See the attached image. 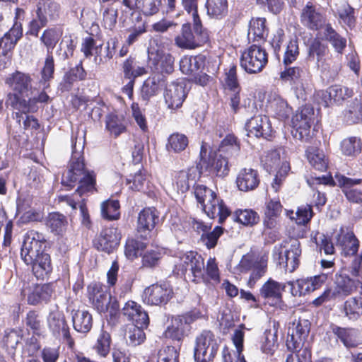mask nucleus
<instances>
[{
  "label": "nucleus",
  "instance_id": "nucleus-1",
  "mask_svg": "<svg viewBox=\"0 0 362 362\" xmlns=\"http://www.w3.org/2000/svg\"><path fill=\"white\" fill-rule=\"evenodd\" d=\"M32 82L33 78L28 73L16 70L8 74L5 78V84L11 91L6 95V107L13 111H18L23 100L25 99L24 95L32 88Z\"/></svg>",
  "mask_w": 362,
  "mask_h": 362
},
{
  "label": "nucleus",
  "instance_id": "nucleus-2",
  "mask_svg": "<svg viewBox=\"0 0 362 362\" xmlns=\"http://www.w3.org/2000/svg\"><path fill=\"white\" fill-rule=\"evenodd\" d=\"M209 40V32L204 27L202 21L192 20V25L190 23L182 25L180 33L175 37V44L181 49H194Z\"/></svg>",
  "mask_w": 362,
  "mask_h": 362
},
{
  "label": "nucleus",
  "instance_id": "nucleus-3",
  "mask_svg": "<svg viewBox=\"0 0 362 362\" xmlns=\"http://www.w3.org/2000/svg\"><path fill=\"white\" fill-rule=\"evenodd\" d=\"M301 255V245L296 239L283 241L275 245L272 252L273 259L277 265L289 273L294 272L299 267Z\"/></svg>",
  "mask_w": 362,
  "mask_h": 362
},
{
  "label": "nucleus",
  "instance_id": "nucleus-4",
  "mask_svg": "<svg viewBox=\"0 0 362 362\" xmlns=\"http://www.w3.org/2000/svg\"><path fill=\"white\" fill-rule=\"evenodd\" d=\"M201 317L202 313L197 308L182 315H173L170 324L163 332V337L181 345L191 330V324Z\"/></svg>",
  "mask_w": 362,
  "mask_h": 362
},
{
  "label": "nucleus",
  "instance_id": "nucleus-5",
  "mask_svg": "<svg viewBox=\"0 0 362 362\" xmlns=\"http://www.w3.org/2000/svg\"><path fill=\"white\" fill-rule=\"evenodd\" d=\"M20 12H24L22 8H16L15 19L12 27L0 37V69L7 68L11 63L13 50L18 42L23 37V25L18 21Z\"/></svg>",
  "mask_w": 362,
  "mask_h": 362
},
{
  "label": "nucleus",
  "instance_id": "nucleus-6",
  "mask_svg": "<svg viewBox=\"0 0 362 362\" xmlns=\"http://www.w3.org/2000/svg\"><path fill=\"white\" fill-rule=\"evenodd\" d=\"M241 141L233 133H229L221 141L218 147L213 149L206 142L202 141L200 158H230L239 155Z\"/></svg>",
  "mask_w": 362,
  "mask_h": 362
},
{
  "label": "nucleus",
  "instance_id": "nucleus-7",
  "mask_svg": "<svg viewBox=\"0 0 362 362\" xmlns=\"http://www.w3.org/2000/svg\"><path fill=\"white\" fill-rule=\"evenodd\" d=\"M268 63L269 53L260 45L252 44L240 54V66L248 74L261 73Z\"/></svg>",
  "mask_w": 362,
  "mask_h": 362
},
{
  "label": "nucleus",
  "instance_id": "nucleus-8",
  "mask_svg": "<svg viewBox=\"0 0 362 362\" xmlns=\"http://www.w3.org/2000/svg\"><path fill=\"white\" fill-rule=\"evenodd\" d=\"M204 270V258L197 251L190 250L180 257V262L175 266L173 272L177 275L185 276L187 271L192 274L191 281L195 284L202 283Z\"/></svg>",
  "mask_w": 362,
  "mask_h": 362
},
{
  "label": "nucleus",
  "instance_id": "nucleus-9",
  "mask_svg": "<svg viewBox=\"0 0 362 362\" xmlns=\"http://www.w3.org/2000/svg\"><path fill=\"white\" fill-rule=\"evenodd\" d=\"M47 325L49 332L55 339H62L70 349L74 347L75 340L63 311L59 309L51 310L47 317Z\"/></svg>",
  "mask_w": 362,
  "mask_h": 362
},
{
  "label": "nucleus",
  "instance_id": "nucleus-10",
  "mask_svg": "<svg viewBox=\"0 0 362 362\" xmlns=\"http://www.w3.org/2000/svg\"><path fill=\"white\" fill-rule=\"evenodd\" d=\"M219 345L214 334L204 330L195 340L194 358L196 362H210L214 360L218 351Z\"/></svg>",
  "mask_w": 362,
  "mask_h": 362
},
{
  "label": "nucleus",
  "instance_id": "nucleus-11",
  "mask_svg": "<svg viewBox=\"0 0 362 362\" xmlns=\"http://www.w3.org/2000/svg\"><path fill=\"white\" fill-rule=\"evenodd\" d=\"M122 237V233L117 226L112 224L105 226L93 239V246L98 252L110 255L118 248Z\"/></svg>",
  "mask_w": 362,
  "mask_h": 362
},
{
  "label": "nucleus",
  "instance_id": "nucleus-12",
  "mask_svg": "<svg viewBox=\"0 0 362 362\" xmlns=\"http://www.w3.org/2000/svg\"><path fill=\"white\" fill-rule=\"evenodd\" d=\"M315 119L313 107L305 105L292 117L294 137L301 141H308L311 138L310 129Z\"/></svg>",
  "mask_w": 362,
  "mask_h": 362
},
{
  "label": "nucleus",
  "instance_id": "nucleus-13",
  "mask_svg": "<svg viewBox=\"0 0 362 362\" xmlns=\"http://www.w3.org/2000/svg\"><path fill=\"white\" fill-rule=\"evenodd\" d=\"M46 241L45 236L42 233L34 229L28 230L24 235L21 250V257L23 261L31 263L35 259L34 257L44 253L42 246Z\"/></svg>",
  "mask_w": 362,
  "mask_h": 362
},
{
  "label": "nucleus",
  "instance_id": "nucleus-14",
  "mask_svg": "<svg viewBox=\"0 0 362 362\" xmlns=\"http://www.w3.org/2000/svg\"><path fill=\"white\" fill-rule=\"evenodd\" d=\"M301 24L307 29L319 31L327 25V17L319 4L308 1L300 13Z\"/></svg>",
  "mask_w": 362,
  "mask_h": 362
},
{
  "label": "nucleus",
  "instance_id": "nucleus-15",
  "mask_svg": "<svg viewBox=\"0 0 362 362\" xmlns=\"http://www.w3.org/2000/svg\"><path fill=\"white\" fill-rule=\"evenodd\" d=\"M159 212L155 207H145L138 214L136 233L143 240H148L156 233V226L159 223Z\"/></svg>",
  "mask_w": 362,
  "mask_h": 362
},
{
  "label": "nucleus",
  "instance_id": "nucleus-16",
  "mask_svg": "<svg viewBox=\"0 0 362 362\" xmlns=\"http://www.w3.org/2000/svg\"><path fill=\"white\" fill-rule=\"evenodd\" d=\"M172 286L167 282L156 283L146 287L143 293V301L149 305H165L173 297Z\"/></svg>",
  "mask_w": 362,
  "mask_h": 362
},
{
  "label": "nucleus",
  "instance_id": "nucleus-17",
  "mask_svg": "<svg viewBox=\"0 0 362 362\" xmlns=\"http://www.w3.org/2000/svg\"><path fill=\"white\" fill-rule=\"evenodd\" d=\"M328 279V274L321 273L308 278H301L296 281L286 282L293 296H302L320 289Z\"/></svg>",
  "mask_w": 362,
  "mask_h": 362
},
{
  "label": "nucleus",
  "instance_id": "nucleus-18",
  "mask_svg": "<svg viewBox=\"0 0 362 362\" xmlns=\"http://www.w3.org/2000/svg\"><path fill=\"white\" fill-rule=\"evenodd\" d=\"M291 332H288L286 341L287 349L291 352L305 347L311 323L308 320L298 318L296 323L293 322ZM306 346H309L306 345Z\"/></svg>",
  "mask_w": 362,
  "mask_h": 362
},
{
  "label": "nucleus",
  "instance_id": "nucleus-19",
  "mask_svg": "<svg viewBox=\"0 0 362 362\" xmlns=\"http://www.w3.org/2000/svg\"><path fill=\"white\" fill-rule=\"evenodd\" d=\"M200 208L209 218L214 219L218 217L221 224L232 214L223 199L216 192L204 201V204H200Z\"/></svg>",
  "mask_w": 362,
  "mask_h": 362
},
{
  "label": "nucleus",
  "instance_id": "nucleus-20",
  "mask_svg": "<svg viewBox=\"0 0 362 362\" xmlns=\"http://www.w3.org/2000/svg\"><path fill=\"white\" fill-rule=\"evenodd\" d=\"M334 240L342 256L351 257L357 255L360 241L352 228L348 226H341Z\"/></svg>",
  "mask_w": 362,
  "mask_h": 362
},
{
  "label": "nucleus",
  "instance_id": "nucleus-21",
  "mask_svg": "<svg viewBox=\"0 0 362 362\" xmlns=\"http://www.w3.org/2000/svg\"><path fill=\"white\" fill-rule=\"evenodd\" d=\"M247 134H253L257 138L271 141L274 137V131L269 117L266 115H255L245 124Z\"/></svg>",
  "mask_w": 362,
  "mask_h": 362
},
{
  "label": "nucleus",
  "instance_id": "nucleus-22",
  "mask_svg": "<svg viewBox=\"0 0 362 362\" xmlns=\"http://www.w3.org/2000/svg\"><path fill=\"white\" fill-rule=\"evenodd\" d=\"M87 297L92 305L100 313L108 310V303L112 299L107 295L105 286L100 282H93L87 287Z\"/></svg>",
  "mask_w": 362,
  "mask_h": 362
},
{
  "label": "nucleus",
  "instance_id": "nucleus-23",
  "mask_svg": "<svg viewBox=\"0 0 362 362\" xmlns=\"http://www.w3.org/2000/svg\"><path fill=\"white\" fill-rule=\"evenodd\" d=\"M334 177L337 180V187L350 203H362V190L356 187V185L362 183V179L350 178L338 173Z\"/></svg>",
  "mask_w": 362,
  "mask_h": 362
},
{
  "label": "nucleus",
  "instance_id": "nucleus-24",
  "mask_svg": "<svg viewBox=\"0 0 362 362\" xmlns=\"http://www.w3.org/2000/svg\"><path fill=\"white\" fill-rule=\"evenodd\" d=\"M49 100V96L45 90H42L37 96L23 100L18 111L12 112L11 117L18 126H21L23 114L37 112L39 110L37 103H47Z\"/></svg>",
  "mask_w": 362,
  "mask_h": 362
},
{
  "label": "nucleus",
  "instance_id": "nucleus-25",
  "mask_svg": "<svg viewBox=\"0 0 362 362\" xmlns=\"http://www.w3.org/2000/svg\"><path fill=\"white\" fill-rule=\"evenodd\" d=\"M266 161H269V163L265 162L263 165L269 174L276 170L271 185L275 192H279L291 170L290 164L287 160L280 162V160H266Z\"/></svg>",
  "mask_w": 362,
  "mask_h": 362
},
{
  "label": "nucleus",
  "instance_id": "nucleus-26",
  "mask_svg": "<svg viewBox=\"0 0 362 362\" xmlns=\"http://www.w3.org/2000/svg\"><path fill=\"white\" fill-rule=\"evenodd\" d=\"M61 10L60 4L55 0H39L35 5L36 17L47 24L59 19Z\"/></svg>",
  "mask_w": 362,
  "mask_h": 362
},
{
  "label": "nucleus",
  "instance_id": "nucleus-27",
  "mask_svg": "<svg viewBox=\"0 0 362 362\" xmlns=\"http://www.w3.org/2000/svg\"><path fill=\"white\" fill-rule=\"evenodd\" d=\"M87 71L83 67V61L81 60L74 67H71L66 71L59 85V89L62 93L70 92L74 84L78 81L87 79Z\"/></svg>",
  "mask_w": 362,
  "mask_h": 362
},
{
  "label": "nucleus",
  "instance_id": "nucleus-28",
  "mask_svg": "<svg viewBox=\"0 0 362 362\" xmlns=\"http://www.w3.org/2000/svg\"><path fill=\"white\" fill-rule=\"evenodd\" d=\"M197 168L201 175L216 177H225L230 171L228 160H199Z\"/></svg>",
  "mask_w": 362,
  "mask_h": 362
},
{
  "label": "nucleus",
  "instance_id": "nucleus-29",
  "mask_svg": "<svg viewBox=\"0 0 362 362\" xmlns=\"http://www.w3.org/2000/svg\"><path fill=\"white\" fill-rule=\"evenodd\" d=\"M122 314L133 322V325H140L143 327H148L149 317L147 312L142 306L133 300L127 301L122 310Z\"/></svg>",
  "mask_w": 362,
  "mask_h": 362
},
{
  "label": "nucleus",
  "instance_id": "nucleus-30",
  "mask_svg": "<svg viewBox=\"0 0 362 362\" xmlns=\"http://www.w3.org/2000/svg\"><path fill=\"white\" fill-rule=\"evenodd\" d=\"M34 259L31 263L28 262L24 263L31 267L32 272L37 279L44 280L48 278L53 270L50 255L47 252L41 253Z\"/></svg>",
  "mask_w": 362,
  "mask_h": 362
},
{
  "label": "nucleus",
  "instance_id": "nucleus-31",
  "mask_svg": "<svg viewBox=\"0 0 362 362\" xmlns=\"http://www.w3.org/2000/svg\"><path fill=\"white\" fill-rule=\"evenodd\" d=\"M186 97L185 87L181 83L173 82L168 85L164 94L168 107L174 110L182 107Z\"/></svg>",
  "mask_w": 362,
  "mask_h": 362
},
{
  "label": "nucleus",
  "instance_id": "nucleus-32",
  "mask_svg": "<svg viewBox=\"0 0 362 362\" xmlns=\"http://www.w3.org/2000/svg\"><path fill=\"white\" fill-rule=\"evenodd\" d=\"M23 338V333L21 328L8 327L1 334L0 346L8 354L14 355Z\"/></svg>",
  "mask_w": 362,
  "mask_h": 362
},
{
  "label": "nucleus",
  "instance_id": "nucleus-33",
  "mask_svg": "<svg viewBox=\"0 0 362 362\" xmlns=\"http://www.w3.org/2000/svg\"><path fill=\"white\" fill-rule=\"evenodd\" d=\"M359 286V293L362 295V279L354 280L348 275L339 274L335 281L334 291L338 297H346L356 291Z\"/></svg>",
  "mask_w": 362,
  "mask_h": 362
},
{
  "label": "nucleus",
  "instance_id": "nucleus-34",
  "mask_svg": "<svg viewBox=\"0 0 362 362\" xmlns=\"http://www.w3.org/2000/svg\"><path fill=\"white\" fill-rule=\"evenodd\" d=\"M54 292V282L37 284L33 291L28 295V304L30 305H37L42 303H47L49 302Z\"/></svg>",
  "mask_w": 362,
  "mask_h": 362
},
{
  "label": "nucleus",
  "instance_id": "nucleus-35",
  "mask_svg": "<svg viewBox=\"0 0 362 362\" xmlns=\"http://www.w3.org/2000/svg\"><path fill=\"white\" fill-rule=\"evenodd\" d=\"M260 183L257 170L252 168H243L236 177V185L239 190L248 192L256 189Z\"/></svg>",
  "mask_w": 362,
  "mask_h": 362
},
{
  "label": "nucleus",
  "instance_id": "nucleus-36",
  "mask_svg": "<svg viewBox=\"0 0 362 362\" xmlns=\"http://www.w3.org/2000/svg\"><path fill=\"white\" fill-rule=\"evenodd\" d=\"M334 16L338 19L340 24L344 25L350 29L356 26L355 9L347 1L341 0L335 4Z\"/></svg>",
  "mask_w": 362,
  "mask_h": 362
},
{
  "label": "nucleus",
  "instance_id": "nucleus-37",
  "mask_svg": "<svg viewBox=\"0 0 362 362\" xmlns=\"http://www.w3.org/2000/svg\"><path fill=\"white\" fill-rule=\"evenodd\" d=\"M286 285V283L281 285L269 278L259 288V296L267 301L279 303L282 300V291H284Z\"/></svg>",
  "mask_w": 362,
  "mask_h": 362
},
{
  "label": "nucleus",
  "instance_id": "nucleus-38",
  "mask_svg": "<svg viewBox=\"0 0 362 362\" xmlns=\"http://www.w3.org/2000/svg\"><path fill=\"white\" fill-rule=\"evenodd\" d=\"M89 171L86 168L84 160H71L69 170L62 178V184L71 189L86 172Z\"/></svg>",
  "mask_w": 362,
  "mask_h": 362
},
{
  "label": "nucleus",
  "instance_id": "nucleus-39",
  "mask_svg": "<svg viewBox=\"0 0 362 362\" xmlns=\"http://www.w3.org/2000/svg\"><path fill=\"white\" fill-rule=\"evenodd\" d=\"M69 223L65 215L58 211L48 213L45 226L55 236L62 238L66 231Z\"/></svg>",
  "mask_w": 362,
  "mask_h": 362
},
{
  "label": "nucleus",
  "instance_id": "nucleus-40",
  "mask_svg": "<svg viewBox=\"0 0 362 362\" xmlns=\"http://www.w3.org/2000/svg\"><path fill=\"white\" fill-rule=\"evenodd\" d=\"M284 69L279 73L282 82L288 83L292 88L298 89L303 85L304 71L301 66L283 65Z\"/></svg>",
  "mask_w": 362,
  "mask_h": 362
},
{
  "label": "nucleus",
  "instance_id": "nucleus-41",
  "mask_svg": "<svg viewBox=\"0 0 362 362\" xmlns=\"http://www.w3.org/2000/svg\"><path fill=\"white\" fill-rule=\"evenodd\" d=\"M283 210L279 198L271 199L266 202L264 212L263 224L268 229L274 228L277 225V219L281 216Z\"/></svg>",
  "mask_w": 362,
  "mask_h": 362
},
{
  "label": "nucleus",
  "instance_id": "nucleus-42",
  "mask_svg": "<svg viewBox=\"0 0 362 362\" xmlns=\"http://www.w3.org/2000/svg\"><path fill=\"white\" fill-rule=\"evenodd\" d=\"M105 129L115 139L127 132L125 117L115 112H110L105 116Z\"/></svg>",
  "mask_w": 362,
  "mask_h": 362
},
{
  "label": "nucleus",
  "instance_id": "nucleus-43",
  "mask_svg": "<svg viewBox=\"0 0 362 362\" xmlns=\"http://www.w3.org/2000/svg\"><path fill=\"white\" fill-rule=\"evenodd\" d=\"M322 40L331 44L338 54H342L346 47V38L340 35L332 25L327 23L323 28Z\"/></svg>",
  "mask_w": 362,
  "mask_h": 362
},
{
  "label": "nucleus",
  "instance_id": "nucleus-44",
  "mask_svg": "<svg viewBox=\"0 0 362 362\" xmlns=\"http://www.w3.org/2000/svg\"><path fill=\"white\" fill-rule=\"evenodd\" d=\"M334 336L339 339L346 348H355L359 344L357 331L351 327H341L336 325H331Z\"/></svg>",
  "mask_w": 362,
  "mask_h": 362
},
{
  "label": "nucleus",
  "instance_id": "nucleus-45",
  "mask_svg": "<svg viewBox=\"0 0 362 362\" xmlns=\"http://www.w3.org/2000/svg\"><path fill=\"white\" fill-rule=\"evenodd\" d=\"M269 29L265 18H252L249 23L248 36L253 42L264 41L268 36Z\"/></svg>",
  "mask_w": 362,
  "mask_h": 362
},
{
  "label": "nucleus",
  "instance_id": "nucleus-46",
  "mask_svg": "<svg viewBox=\"0 0 362 362\" xmlns=\"http://www.w3.org/2000/svg\"><path fill=\"white\" fill-rule=\"evenodd\" d=\"M73 327L80 333H88L93 326V316L87 310H76L72 315Z\"/></svg>",
  "mask_w": 362,
  "mask_h": 362
},
{
  "label": "nucleus",
  "instance_id": "nucleus-47",
  "mask_svg": "<svg viewBox=\"0 0 362 362\" xmlns=\"http://www.w3.org/2000/svg\"><path fill=\"white\" fill-rule=\"evenodd\" d=\"M205 57L197 55L191 57H184L180 62L181 71L185 74L193 75L202 71L205 65Z\"/></svg>",
  "mask_w": 362,
  "mask_h": 362
},
{
  "label": "nucleus",
  "instance_id": "nucleus-48",
  "mask_svg": "<svg viewBox=\"0 0 362 362\" xmlns=\"http://www.w3.org/2000/svg\"><path fill=\"white\" fill-rule=\"evenodd\" d=\"M202 282L206 286L218 285L221 282V275L216 257H210L207 261L204 270L203 271V279Z\"/></svg>",
  "mask_w": 362,
  "mask_h": 362
},
{
  "label": "nucleus",
  "instance_id": "nucleus-49",
  "mask_svg": "<svg viewBox=\"0 0 362 362\" xmlns=\"http://www.w3.org/2000/svg\"><path fill=\"white\" fill-rule=\"evenodd\" d=\"M342 121L347 125L362 122V103L355 100L352 101L342 112Z\"/></svg>",
  "mask_w": 362,
  "mask_h": 362
},
{
  "label": "nucleus",
  "instance_id": "nucleus-50",
  "mask_svg": "<svg viewBox=\"0 0 362 362\" xmlns=\"http://www.w3.org/2000/svg\"><path fill=\"white\" fill-rule=\"evenodd\" d=\"M122 72L125 79H135L148 73L144 66H136L135 57L129 56L122 64Z\"/></svg>",
  "mask_w": 362,
  "mask_h": 362
},
{
  "label": "nucleus",
  "instance_id": "nucleus-51",
  "mask_svg": "<svg viewBox=\"0 0 362 362\" xmlns=\"http://www.w3.org/2000/svg\"><path fill=\"white\" fill-rule=\"evenodd\" d=\"M111 344V334L107 330L104 329V326L103 325L97 337L96 341L93 346V349L100 358H106L110 354Z\"/></svg>",
  "mask_w": 362,
  "mask_h": 362
},
{
  "label": "nucleus",
  "instance_id": "nucleus-52",
  "mask_svg": "<svg viewBox=\"0 0 362 362\" xmlns=\"http://www.w3.org/2000/svg\"><path fill=\"white\" fill-rule=\"evenodd\" d=\"M269 107L273 116L282 122L287 121L293 112L292 107L282 98H275Z\"/></svg>",
  "mask_w": 362,
  "mask_h": 362
},
{
  "label": "nucleus",
  "instance_id": "nucleus-53",
  "mask_svg": "<svg viewBox=\"0 0 362 362\" xmlns=\"http://www.w3.org/2000/svg\"><path fill=\"white\" fill-rule=\"evenodd\" d=\"M101 216L103 219L113 221L120 218V203L117 199H108L101 204Z\"/></svg>",
  "mask_w": 362,
  "mask_h": 362
},
{
  "label": "nucleus",
  "instance_id": "nucleus-54",
  "mask_svg": "<svg viewBox=\"0 0 362 362\" xmlns=\"http://www.w3.org/2000/svg\"><path fill=\"white\" fill-rule=\"evenodd\" d=\"M62 34V30L57 28H48L42 32L40 40L46 47L47 53L49 52H52Z\"/></svg>",
  "mask_w": 362,
  "mask_h": 362
},
{
  "label": "nucleus",
  "instance_id": "nucleus-55",
  "mask_svg": "<svg viewBox=\"0 0 362 362\" xmlns=\"http://www.w3.org/2000/svg\"><path fill=\"white\" fill-rule=\"evenodd\" d=\"M345 316L351 320H358L362 315V297H352L343 305Z\"/></svg>",
  "mask_w": 362,
  "mask_h": 362
},
{
  "label": "nucleus",
  "instance_id": "nucleus-56",
  "mask_svg": "<svg viewBox=\"0 0 362 362\" xmlns=\"http://www.w3.org/2000/svg\"><path fill=\"white\" fill-rule=\"evenodd\" d=\"M78 186L76 188L75 193H77L80 197L88 192H94L97 191L96 189V174L93 170L86 172L83 177L78 181Z\"/></svg>",
  "mask_w": 362,
  "mask_h": 362
},
{
  "label": "nucleus",
  "instance_id": "nucleus-57",
  "mask_svg": "<svg viewBox=\"0 0 362 362\" xmlns=\"http://www.w3.org/2000/svg\"><path fill=\"white\" fill-rule=\"evenodd\" d=\"M206 8L209 16L221 19L228 13V0H206Z\"/></svg>",
  "mask_w": 362,
  "mask_h": 362
},
{
  "label": "nucleus",
  "instance_id": "nucleus-58",
  "mask_svg": "<svg viewBox=\"0 0 362 362\" xmlns=\"http://www.w3.org/2000/svg\"><path fill=\"white\" fill-rule=\"evenodd\" d=\"M161 6V0H136V10L146 17L157 14Z\"/></svg>",
  "mask_w": 362,
  "mask_h": 362
},
{
  "label": "nucleus",
  "instance_id": "nucleus-59",
  "mask_svg": "<svg viewBox=\"0 0 362 362\" xmlns=\"http://www.w3.org/2000/svg\"><path fill=\"white\" fill-rule=\"evenodd\" d=\"M146 247L147 243L141 240L134 238H127L124 245V255L127 259L134 260L141 255Z\"/></svg>",
  "mask_w": 362,
  "mask_h": 362
},
{
  "label": "nucleus",
  "instance_id": "nucleus-60",
  "mask_svg": "<svg viewBox=\"0 0 362 362\" xmlns=\"http://www.w3.org/2000/svg\"><path fill=\"white\" fill-rule=\"evenodd\" d=\"M234 221L246 226H252L259 221L258 214L250 209H237L233 213Z\"/></svg>",
  "mask_w": 362,
  "mask_h": 362
},
{
  "label": "nucleus",
  "instance_id": "nucleus-61",
  "mask_svg": "<svg viewBox=\"0 0 362 362\" xmlns=\"http://www.w3.org/2000/svg\"><path fill=\"white\" fill-rule=\"evenodd\" d=\"M25 324L34 335L40 336L42 334L43 325L37 310H30L26 313Z\"/></svg>",
  "mask_w": 362,
  "mask_h": 362
},
{
  "label": "nucleus",
  "instance_id": "nucleus-62",
  "mask_svg": "<svg viewBox=\"0 0 362 362\" xmlns=\"http://www.w3.org/2000/svg\"><path fill=\"white\" fill-rule=\"evenodd\" d=\"M55 71V63L52 52H49L46 54L43 66L40 71L41 78L40 82L47 87L49 86V82L54 78Z\"/></svg>",
  "mask_w": 362,
  "mask_h": 362
},
{
  "label": "nucleus",
  "instance_id": "nucleus-63",
  "mask_svg": "<svg viewBox=\"0 0 362 362\" xmlns=\"http://www.w3.org/2000/svg\"><path fill=\"white\" fill-rule=\"evenodd\" d=\"M188 143V138L185 134L173 133L168 139L166 148L168 151L181 152L187 148Z\"/></svg>",
  "mask_w": 362,
  "mask_h": 362
},
{
  "label": "nucleus",
  "instance_id": "nucleus-64",
  "mask_svg": "<svg viewBox=\"0 0 362 362\" xmlns=\"http://www.w3.org/2000/svg\"><path fill=\"white\" fill-rule=\"evenodd\" d=\"M156 362H180V350L170 345L160 349Z\"/></svg>",
  "mask_w": 362,
  "mask_h": 362
}]
</instances>
